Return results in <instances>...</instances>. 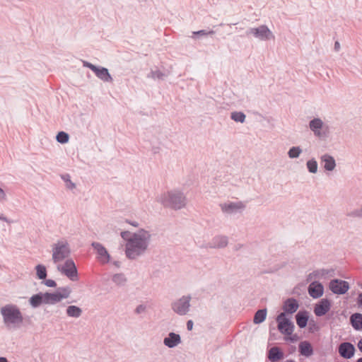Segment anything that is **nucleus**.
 I'll use <instances>...</instances> for the list:
<instances>
[{"mask_svg":"<svg viewBox=\"0 0 362 362\" xmlns=\"http://www.w3.org/2000/svg\"><path fill=\"white\" fill-rule=\"evenodd\" d=\"M267 317V310L261 309L257 310L254 316L253 322L255 324H259L264 322Z\"/></svg>","mask_w":362,"mask_h":362,"instance_id":"30","label":"nucleus"},{"mask_svg":"<svg viewBox=\"0 0 362 362\" xmlns=\"http://www.w3.org/2000/svg\"><path fill=\"white\" fill-rule=\"evenodd\" d=\"M299 307L298 301L295 298H288L285 300L283 306L284 313L293 314L296 312Z\"/></svg>","mask_w":362,"mask_h":362,"instance_id":"21","label":"nucleus"},{"mask_svg":"<svg viewBox=\"0 0 362 362\" xmlns=\"http://www.w3.org/2000/svg\"><path fill=\"white\" fill-rule=\"evenodd\" d=\"M219 207L223 214L227 215H234L238 213H242L245 209L246 204L242 201H228L219 204Z\"/></svg>","mask_w":362,"mask_h":362,"instance_id":"9","label":"nucleus"},{"mask_svg":"<svg viewBox=\"0 0 362 362\" xmlns=\"http://www.w3.org/2000/svg\"><path fill=\"white\" fill-rule=\"evenodd\" d=\"M82 63L84 67H87L93 71L95 76L102 81L105 83H112L113 81V78L107 68L95 66L84 60L82 61Z\"/></svg>","mask_w":362,"mask_h":362,"instance_id":"10","label":"nucleus"},{"mask_svg":"<svg viewBox=\"0 0 362 362\" xmlns=\"http://www.w3.org/2000/svg\"><path fill=\"white\" fill-rule=\"evenodd\" d=\"M300 354L305 357H310L313 354V349L308 341H303L298 345Z\"/></svg>","mask_w":362,"mask_h":362,"instance_id":"22","label":"nucleus"},{"mask_svg":"<svg viewBox=\"0 0 362 362\" xmlns=\"http://www.w3.org/2000/svg\"><path fill=\"white\" fill-rule=\"evenodd\" d=\"M351 322L352 327L356 330L362 329V314L354 313L351 316Z\"/></svg>","mask_w":362,"mask_h":362,"instance_id":"26","label":"nucleus"},{"mask_svg":"<svg viewBox=\"0 0 362 362\" xmlns=\"http://www.w3.org/2000/svg\"><path fill=\"white\" fill-rule=\"evenodd\" d=\"M62 179L66 182V187L68 189H73L76 187V185L71 182L69 174L62 175Z\"/></svg>","mask_w":362,"mask_h":362,"instance_id":"38","label":"nucleus"},{"mask_svg":"<svg viewBox=\"0 0 362 362\" xmlns=\"http://www.w3.org/2000/svg\"><path fill=\"white\" fill-rule=\"evenodd\" d=\"M358 348L360 350V351L362 353V338L359 340L358 343Z\"/></svg>","mask_w":362,"mask_h":362,"instance_id":"50","label":"nucleus"},{"mask_svg":"<svg viewBox=\"0 0 362 362\" xmlns=\"http://www.w3.org/2000/svg\"><path fill=\"white\" fill-rule=\"evenodd\" d=\"M324 287L322 284L318 281L312 282L308 286V293L313 298H318L323 295Z\"/></svg>","mask_w":362,"mask_h":362,"instance_id":"17","label":"nucleus"},{"mask_svg":"<svg viewBox=\"0 0 362 362\" xmlns=\"http://www.w3.org/2000/svg\"><path fill=\"white\" fill-rule=\"evenodd\" d=\"M361 288H362V283L360 284Z\"/></svg>","mask_w":362,"mask_h":362,"instance_id":"56","label":"nucleus"},{"mask_svg":"<svg viewBox=\"0 0 362 362\" xmlns=\"http://www.w3.org/2000/svg\"><path fill=\"white\" fill-rule=\"evenodd\" d=\"M120 236L125 241L124 253L129 259H136L148 251L151 240L149 231L144 229L135 233L124 230L120 233Z\"/></svg>","mask_w":362,"mask_h":362,"instance_id":"1","label":"nucleus"},{"mask_svg":"<svg viewBox=\"0 0 362 362\" xmlns=\"http://www.w3.org/2000/svg\"><path fill=\"white\" fill-rule=\"evenodd\" d=\"M6 200V194L4 190L0 187V202H4Z\"/></svg>","mask_w":362,"mask_h":362,"instance_id":"43","label":"nucleus"},{"mask_svg":"<svg viewBox=\"0 0 362 362\" xmlns=\"http://www.w3.org/2000/svg\"><path fill=\"white\" fill-rule=\"evenodd\" d=\"M284 357V353L276 346L269 349L268 358L272 362H276Z\"/></svg>","mask_w":362,"mask_h":362,"instance_id":"23","label":"nucleus"},{"mask_svg":"<svg viewBox=\"0 0 362 362\" xmlns=\"http://www.w3.org/2000/svg\"><path fill=\"white\" fill-rule=\"evenodd\" d=\"M329 287L335 294H344L349 289V284L346 281L333 279L330 281Z\"/></svg>","mask_w":362,"mask_h":362,"instance_id":"14","label":"nucleus"},{"mask_svg":"<svg viewBox=\"0 0 362 362\" xmlns=\"http://www.w3.org/2000/svg\"><path fill=\"white\" fill-rule=\"evenodd\" d=\"M52 259L54 264L62 262L70 256L69 244L65 240H60L52 245Z\"/></svg>","mask_w":362,"mask_h":362,"instance_id":"4","label":"nucleus"},{"mask_svg":"<svg viewBox=\"0 0 362 362\" xmlns=\"http://www.w3.org/2000/svg\"><path fill=\"white\" fill-rule=\"evenodd\" d=\"M91 246L96 252V259L102 264H105L110 261V255L107 249L98 242H93Z\"/></svg>","mask_w":362,"mask_h":362,"instance_id":"13","label":"nucleus"},{"mask_svg":"<svg viewBox=\"0 0 362 362\" xmlns=\"http://www.w3.org/2000/svg\"><path fill=\"white\" fill-rule=\"evenodd\" d=\"M29 303L33 308H38L42 303L45 304L43 293H38L32 296L29 299Z\"/></svg>","mask_w":362,"mask_h":362,"instance_id":"25","label":"nucleus"},{"mask_svg":"<svg viewBox=\"0 0 362 362\" xmlns=\"http://www.w3.org/2000/svg\"><path fill=\"white\" fill-rule=\"evenodd\" d=\"M57 269L62 274H64L72 281H76L78 279V271L74 262L71 259H66L63 264H58Z\"/></svg>","mask_w":362,"mask_h":362,"instance_id":"8","label":"nucleus"},{"mask_svg":"<svg viewBox=\"0 0 362 362\" xmlns=\"http://www.w3.org/2000/svg\"><path fill=\"white\" fill-rule=\"evenodd\" d=\"M241 247H242L241 245L238 244L235 245V250H238Z\"/></svg>","mask_w":362,"mask_h":362,"instance_id":"53","label":"nucleus"},{"mask_svg":"<svg viewBox=\"0 0 362 362\" xmlns=\"http://www.w3.org/2000/svg\"><path fill=\"white\" fill-rule=\"evenodd\" d=\"M278 322V329L284 335H291L293 329L294 325L288 318L286 317L284 313H281L276 317Z\"/></svg>","mask_w":362,"mask_h":362,"instance_id":"11","label":"nucleus"},{"mask_svg":"<svg viewBox=\"0 0 362 362\" xmlns=\"http://www.w3.org/2000/svg\"><path fill=\"white\" fill-rule=\"evenodd\" d=\"M331 304L329 300L327 298H323L315 305L314 313L316 316H323L329 310Z\"/></svg>","mask_w":362,"mask_h":362,"instance_id":"16","label":"nucleus"},{"mask_svg":"<svg viewBox=\"0 0 362 362\" xmlns=\"http://www.w3.org/2000/svg\"><path fill=\"white\" fill-rule=\"evenodd\" d=\"M334 275V270L333 269H321L313 271L310 274V279H323L331 277Z\"/></svg>","mask_w":362,"mask_h":362,"instance_id":"19","label":"nucleus"},{"mask_svg":"<svg viewBox=\"0 0 362 362\" xmlns=\"http://www.w3.org/2000/svg\"><path fill=\"white\" fill-rule=\"evenodd\" d=\"M191 296L189 295L182 296L178 299L173 301L171 303V309L174 313L179 315H187L191 307Z\"/></svg>","mask_w":362,"mask_h":362,"instance_id":"7","label":"nucleus"},{"mask_svg":"<svg viewBox=\"0 0 362 362\" xmlns=\"http://www.w3.org/2000/svg\"><path fill=\"white\" fill-rule=\"evenodd\" d=\"M82 310L76 305H69L66 308V313L70 317L78 318L82 315Z\"/></svg>","mask_w":362,"mask_h":362,"instance_id":"27","label":"nucleus"},{"mask_svg":"<svg viewBox=\"0 0 362 362\" xmlns=\"http://www.w3.org/2000/svg\"><path fill=\"white\" fill-rule=\"evenodd\" d=\"M0 362H8V361L4 357H0Z\"/></svg>","mask_w":362,"mask_h":362,"instance_id":"52","label":"nucleus"},{"mask_svg":"<svg viewBox=\"0 0 362 362\" xmlns=\"http://www.w3.org/2000/svg\"><path fill=\"white\" fill-rule=\"evenodd\" d=\"M228 244V238L224 235H217L211 238V240L201 246L204 249H222L227 247Z\"/></svg>","mask_w":362,"mask_h":362,"instance_id":"12","label":"nucleus"},{"mask_svg":"<svg viewBox=\"0 0 362 362\" xmlns=\"http://www.w3.org/2000/svg\"><path fill=\"white\" fill-rule=\"evenodd\" d=\"M320 160L324 163V168L327 171H332L336 168L335 159L328 153L321 156Z\"/></svg>","mask_w":362,"mask_h":362,"instance_id":"20","label":"nucleus"},{"mask_svg":"<svg viewBox=\"0 0 362 362\" xmlns=\"http://www.w3.org/2000/svg\"><path fill=\"white\" fill-rule=\"evenodd\" d=\"M341 49V45L339 41H336L334 45V49L335 52H339Z\"/></svg>","mask_w":362,"mask_h":362,"instance_id":"46","label":"nucleus"},{"mask_svg":"<svg viewBox=\"0 0 362 362\" xmlns=\"http://www.w3.org/2000/svg\"><path fill=\"white\" fill-rule=\"evenodd\" d=\"M112 264H113L115 267H120V262H118V261H115V262H112Z\"/></svg>","mask_w":362,"mask_h":362,"instance_id":"51","label":"nucleus"},{"mask_svg":"<svg viewBox=\"0 0 362 362\" xmlns=\"http://www.w3.org/2000/svg\"><path fill=\"white\" fill-rule=\"evenodd\" d=\"M296 323L300 328L306 327L308 320V314L306 311H299L296 315Z\"/></svg>","mask_w":362,"mask_h":362,"instance_id":"24","label":"nucleus"},{"mask_svg":"<svg viewBox=\"0 0 362 362\" xmlns=\"http://www.w3.org/2000/svg\"><path fill=\"white\" fill-rule=\"evenodd\" d=\"M158 201L165 206L175 210L184 208L187 204L185 194L179 189H172L163 193Z\"/></svg>","mask_w":362,"mask_h":362,"instance_id":"2","label":"nucleus"},{"mask_svg":"<svg viewBox=\"0 0 362 362\" xmlns=\"http://www.w3.org/2000/svg\"><path fill=\"white\" fill-rule=\"evenodd\" d=\"M356 362H362V357L358 358Z\"/></svg>","mask_w":362,"mask_h":362,"instance_id":"54","label":"nucleus"},{"mask_svg":"<svg viewBox=\"0 0 362 362\" xmlns=\"http://www.w3.org/2000/svg\"><path fill=\"white\" fill-rule=\"evenodd\" d=\"M302 153V149L300 146H293L288 151V156L290 158H297Z\"/></svg>","mask_w":362,"mask_h":362,"instance_id":"35","label":"nucleus"},{"mask_svg":"<svg viewBox=\"0 0 362 362\" xmlns=\"http://www.w3.org/2000/svg\"><path fill=\"white\" fill-rule=\"evenodd\" d=\"M0 312L7 327L19 326L23 322V315L16 305L7 304L1 308Z\"/></svg>","mask_w":362,"mask_h":362,"instance_id":"3","label":"nucleus"},{"mask_svg":"<svg viewBox=\"0 0 362 362\" xmlns=\"http://www.w3.org/2000/svg\"><path fill=\"white\" fill-rule=\"evenodd\" d=\"M289 337H286V340H289L292 342H294L297 340V336L296 335H288Z\"/></svg>","mask_w":362,"mask_h":362,"instance_id":"48","label":"nucleus"},{"mask_svg":"<svg viewBox=\"0 0 362 362\" xmlns=\"http://www.w3.org/2000/svg\"><path fill=\"white\" fill-rule=\"evenodd\" d=\"M347 216L351 218H362V206L359 209L351 211L347 214Z\"/></svg>","mask_w":362,"mask_h":362,"instance_id":"39","label":"nucleus"},{"mask_svg":"<svg viewBox=\"0 0 362 362\" xmlns=\"http://www.w3.org/2000/svg\"><path fill=\"white\" fill-rule=\"evenodd\" d=\"M146 305L144 304H140L134 310V313L137 315L144 313L146 310Z\"/></svg>","mask_w":362,"mask_h":362,"instance_id":"41","label":"nucleus"},{"mask_svg":"<svg viewBox=\"0 0 362 362\" xmlns=\"http://www.w3.org/2000/svg\"><path fill=\"white\" fill-rule=\"evenodd\" d=\"M306 167L308 168V170L310 173H316L317 172V162L315 158H311L308 160L306 163Z\"/></svg>","mask_w":362,"mask_h":362,"instance_id":"32","label":"nucleus"},{"mask_svg":"<svg viewBox=\"0 0 362 362\" xmlns=\"http://www.w3.org/2000/svg\"><path fill=\"white\" fill-rule=\"evenodd\" d=\"M0 220L4 221L8 223H11L13 221L7 218L3 214H0Z\"/></svg>","mask_w":362,"mask_h":362,"instance_id":"45","label":"nucleus"},{"mask_svg":"<svg viewBox=\"0 0 362 362\" xmlns=\"http://www.w3.org/2000/svg\"><path fill=\"white\" fill-rule=\"evenodd\" d=\"M181 343V337L180 334L175 332H170L168 335L164 338L163 344L168 348H175Z\"/></svg>","mask_w":362,"mask_h":362,"instance_id":"18","label":"nucleus"},{"mask_svg":"<svg viewBox=\"0 0 362 362\" xmlns=\"http://www.w3.org/2000/svg\"><path fill=\"white\" fill-rule=\"evenodd\" d=\"M126 222L134 227H139V224L137 221H131L129 220H126Z\"/></svg>","mask_w":362,"mask_h":362,"instance_id":"49","label":"nucleus"},{"mask_svg":"<svg viewBox=\"0 0 362 362\" xmlns=\"http://www.w3.org/2000/svg\"><path fill=\"white\" fill-rule=\"evenodd\" d=\"M285 362H296V361H293V360H287V361H285Z\"/></svg>","mask_w":362,"mask_h":362,"instance_id":"55","label":"nucleus"},{"mask_svg":"<svg viewBox=\"0 0 362 362\" xmlns=\"http://www.w3.org/2000/svg\"><path fill=\"white\" fill-rule=\"evenodd\" d=\"M44 299H45V304H50L54 305L55 303H57L60 302V300L59 298V296H57V293H43Z\"/></svg>","mask_w":362,"mask_h":362,"instance_id":"28","label":"nucleus"},{"mask_svg":"<svg viewBox=\"0 0 362 362\" xmlns=\"http://www.w3.org/2000/svg\"><path fill=\"white\" fill-rule=\"evenodd\" d=\"M338 351L342 358L349 359L354 356L356 349L351 343L343 342L339 344Z\"/></svg>","mask_w":362,"mask_h":362,"instance_id":"15","label":"nucleus"},{"mask_svg":"<svg viewBox=\"0 0 362 362\" xmlns=\"http://www.w3.org/2000/svg\"><path fill=\"white\" fill-rule=\"evenodd\" d=\"M112 281L117 286H124L127 282V278L123 274H116L113 275Z\"/></svg>","mask_w":362,"mask_h":362,"instance_id":"33","label":"nucleus"},{"mask_svg":"<svg viewBox=\"0 0 362 362\" xmlns=\"http://www.w3.org/2000/svg\"><path fill=\"white\" fill-rule=\"evenodd\" d=\"M42 283L48 287H55L57 286L56 282L52 279H45Z\"/></svg>","mask_w":362,"mask_h":362,"instance_id":"42","label":"nucleus"},{"mask_svg":"<svg viewBox=\"0 0 362 362\" xmlns=\"http://www.w3.org/2000/svg\"><path fill=\"white\" fill-rule=\"evenodd\" d=\"M357 304L362 308V293H360L357 298Z\"/></svg>","mask_w":362,"mask_h":362,"instance_id":"47","label":"nucleus"},{"mask_svg":"<svg viewBox=\"0 0 362 362\" xmlns=\"http://www.w3.org/2000/svg\"><path fill=\"white\" fill-rule=\"evenodd\" d=\"M56 139L60 144H66L69 141V136L64 132H59L56 136Z\"/></svg>","mask_w":362,"mask_h":362,"instance_id":"37","label":"nucleus"},{"mask_svg":"<svg viewBox=\"0 0 362 362\" xmlns=\"http://www.w3.org/2000/svg\"><path fill=\"white\" fill-rule=\"evenodd\" d=\"M192 34H193V35L206 36V35L214 34V31L212 30H209V31H207L206 30H201L199 31H194L192 33Z\"/></svg>","mask_w":362,"mask_h":362,"instance_id":"40","label":"nucleus"},{"mask_svg":"<svg viewBox=\"0 0 362 362\" xmlns=\"http://www.w3.org/2000/svg\"><path fill=\"white\" fill-rule=\"evenodd\" d=\"M245 35L247 37L252 35L262 41H267L274 39V34L266 25H262L257 28H248L245 32Z\"/></svg>","mask_w":362,"mask_h":362,"instance_id":"6","label":"nucleus"},{"mask_svg":"<svg viewBox=\"0 0 362 362\" xmlns=\"http://www.w3.org/2000/svg\"><path fill=\"white\" fill-rule=\"evenodd\" d=\"M308 126L314 136L320 140L325 141L330 136V127L320 117H315L311 119Z\"/></svg>","mask_w":362,"mask_h":362,"instance_id":"5","label":"nucleus"},{"mask_svg":"<svg viewBox=\"0 0 362 362\" xmlns=\"http://www.w3.org/2000/svg\"><path fill=\"white\" fill-rule=\"evenodd\" d=\"M193 325H194L193 321L191 320H188L187 322V330L191 331L193 329Z\"/></svg>","mask_w":362,"mask_h":362,"instance_id":"44","label":"nucleus"},{"mask_svg":"<svg viewBox=\"0 0 362 362\" xmlns=\"http://www.w3.org/2000/svg\"><path fill=\"white\" fill-rule=\"evenodd\" d=\"M36 276L40 280H45L47 276V269L42 264H37L35 267Z\"/></svg>","mask_w":362,"mask_h":362,"instance_id":"31","label":"nucleus"},{"mask_svg":"<svg viewBox=\"0 0 362 362\" xmlns=\"http://www.w3.org/2000/svg\"><path fill=\"white\" fill-rule=\"evenodd\" d=\"M230 118L235 122L243 123L246 116L243 112H233L230 114Z\"/></svg>","mask_w":362,"mask_h":362,"instance_id":"34","label":"nucleus"},{"mask_svg":"<svg viewBox=\"0 0 362 362\" xmlns=\"http://www.w3.org/2000/svg\"><path fill=\"white\" fill-rule=\"evenodd\" d=\"M71 288L69 286L59 287L56 291L60 301L69 297L71 293Z\"/></svg>","mask_w":362,"mask_h":362,"instance_id":"29","label":"nucleus"},{"mask_svg":"<svg viewBox=\"0 0 362 362\" xmlns=\"http://www.w3.org/2000/svg\"><path fill=\"white\" fill-rule=\"evenodd\" d=\"M148 78H152L153 79L163 80L165 77V74L160 70H151L147 76Z\"/></svg>","mask_w":362,"mask_h":362,"instance_id":"36","label":"nucleus"}]
</instances>
